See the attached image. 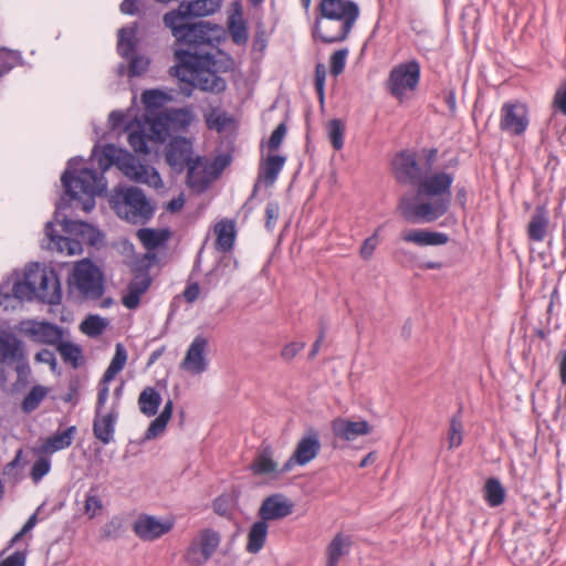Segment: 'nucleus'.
I'll list each match as a JSON object with an SVG mask.
<instances>
[{
	"mask_svg": "<svg viewBox=\"0 0 566 566\" xmlns=\"http://www.w3.org/2000/svg\"><path fill=\"white\" fill-rule=\"evenodd\" d=\"M169 123L172 127H185L192 120V114L188 109H166Z\"/></svg>",
	"mask_w": 566,
	"mask_h": 566,
	"instance_id": "obj_46",
	"label": "nucleus"
},
{
	"mask_svg": "<svg viewBox=\"0 0 566 566\" xmlns=\"http://www.w3.org/2000/svg\"><path fill=\"white\" fill-rule=\"evenodd\" d=\"M400 238L402 241L417 247H438L449 241L446 233L427 229H406L400 233Z\"/></svg>",
	"mask_w": 566,
	"mask_h": 566,
	"instance_id": "obj_22",
	"label": "nucleus"
},
{
	"mask_svg": "<svg viewBox=\"0 0 566 566\" xmlns=\"http://www.w3.org/2000/svg\"><path fill=\"white\" fill-rule=\"evenodd\" d=\"M207 348L208 340L205 337H195L187 349L185 358L180 363V368L191 375H200L205 373L209 366Z\"/></svg>",
	"mask_w": 566,
	"mask_h": 566,
	"instance_id": "obj_15",
	"label": "nucleus"
},
{
	"mask_svg": "<svg viewBox=\"0 0 566 566\" xmlns=\"http://www.w3.org/2000/svg\"><path fill=\"white\" fill-rule=\"evenodd\" d=\"M164 23L171 30L178 42L193 48L201 45L213 48L223 34L222 28L217 24L202 21L190 23L176 13H166Z\"/></svg>",
	"mask_w": 566,
	"mask_h": 566,
	"instance_id": "obj_7",
	"label": "nucleus"
},
{
	"mask_svg": "<svg viewBox=\"0 0 566 566\" xmlns=\"http://www.w3.org/2000/svg\"><path fill=\"white\" fill-rule=\"evenodd\" d=\"M279 205L275 202H269L265 208V214H266V222L265 227L271 230L273 229L274 224L276 223V220L279 219Z\"/></svg>",
	"mask_w": 566,
	"mask_h": 566,
	"instance_id": "obj_56",
	"label": "nucleus"
},
{
	"mask_svg": "<svg viewBox=\"0 0 566 566\" xmlns=\"http://www.w3.org/2000/svg\"><path fill=\"white\" fill-rule=\"evenodd\" d=\"M0 354L3 359L20 360L24 358L22 343L8 333H0Z\"/></svg>",
	"mask_w": 566,
	"mask_h": 566,
	"instance_id": "obj_30",
	"label": "nucleus"
},
{
	"mask_svg": "<svg viewBox=\"0 0 566 566\" xmlns=\"http://www.w3.org/2000/svg\"><path fill=\"white\" fill-rule=\"evenodd\" d=\"M304 347V343H290L283 347L281 356L285 360H292Z\"/></svg>",
	"mask_w": 566,
	"mask_h": 566,
	"instance_id": "obj_57",
	"label": "nucleus"
},
{
	"mask_svg": "<svg viewBox=\"0 0 566 566\" xmlns=\"http://www.w3.org/2000/svg\"><path fill=\"white\" fill-rule=\"evenodd\" d=\"M220 544V535L212 530H205L195 539L187 551L186 559L190 564L206 563L217 551Z\"/></svg>",
	"mask_w": 566,
	"mask_h": 566,
	"instance_id": "obj_14",
	"label": "nucleus"
},
{
	"mask_svg": "<svg viewBox=\"0 0 566 566\" xmlns=\"http://www.w3.org/2000/svg\"><path fill=\"white\" fill-rule=\"evenodd\" d=\"M117 418L118 413L115 409L106 413H95L93 433L103 444H108L113 440Z\"/></svg>",
	"mask_w": 566,
	"mask_h": 566,
	"instance_id": "obj_25",
	"label": "nucleus"
},
{
	"mask_svg": "<svg viewBox=\"0 0 566 566\" xmlns=\"http://www.w3.org/2000/svg\"><path fill=\"white\" fill-rule=\"evenodd\" d=\"M230 31L237 43H242L248 38L244 25L241 22L234 21V19L230 21Z\"/></svg>",
	"mask_w": 566,
	"mask_h": 566,
	"instance_id": "obj_58",
	"label": "nucleus"
},
{
	"mask_svg": "<svg viewBox=\"0 0 566 566\" xmlns=\"http://www.w3.org/2000/svg\"><path fill=\"white\" fill-rule=\"evenodd\" d=\"M528 125L527 111L521 103H505L501 108L502 130L514 135H521Z\"/></svg>",
	"mask_w": 566,
	"mask_h": 566,
	"instance_id": "obj_18",
	"label": "nucleus"
},
{
	"mask_svg": "<svg viewBox=\"0 0 566 566\" xmlns=\"http://www.w3.org/2000/svg\"><path fill=\"white\" fill-rule=\"evenodd\" d=\"M19 54L13 51H0V76L9 72L19 62Z\"/></svg>",
	"mask_w": 566,
	"mask_h": 566,
	"instance_id": "obj_48",
	"label": "nucleus"
},
{
	"mask_svg": "<svg viewBox=\"0 0 566 566\" xmlns=\"http://www.w3.org/2000/svg\"><path fill=\"white\" fill-rule=\"evenodd\" d=\"M325 76V67L323 65H317L315 70V86L321 99H323L324 96Z\"/></svg>",
	"mask_w": 566,
	"mask_h": 566,
	"instance_id": "obj_60",
	"label": "nucleus"
},
{
	"mask_svg": "<svg viewBox=\"0 0 566 566\" xmlns=\"http://www.w3.org/2000/svg\"><path fill=\"white\" fill-rule=\"evenodd\" d=\"M420 65L416 60L400 63L389 74L387 86L389 92L399 101H403L413 92L419 83Z\"/></svg>",
	"mask_w": 566,
	"mask_h": 566,
	"instance_id": "obj_11",
	"label": "nucleus"
},
{
	"mask_svg": "<svg viewBox=\"0 0 566 566\" xmlns=\"http://www.w3.org/2000/svg\"><path fill=\"white\" fill-rule=\"evenodd\" d=\"M175 57L177 61L175 74L181 81L205 92L218 94L226 90V81L213 70L216 62L210 52L177 50Z\"/></svg>",
	"mask_w": 566,
	"mask_h": 566,
	"instance_id": "obj_5",
	"label": "nucleus"
},
{
	"mask_svg": "<svg viewBox=\"0 0 566 566\" xmlns=\"http://www.w3.org/2000/svg\"><path fill=\"white\" fill-rule=\"evenodd\" d=\"M151 280L147 272L135 275L128 284L126 293L122 297L123 304L129 310L138 307L140 297L147 292Z\"/></svg>",
	"mask_w": 566,
	"mask_h": 566,
	"instance_id": "obj_24",
	"label": "nucleus"
},
{
	"mask_svg": "<svg viewBox=\"0 0 566 566\" xmlns=\"http://www.w3.org/2000/svg\"><path fill=\"white\" fill-rule=\"evenodd\" d=\"M108 382L109 381H105L104 378H102L99 382L95 413H103V408L108 399L109 394Z\"/></svg>",
	"mask_w": 566,
	"mask_h": 566,
	"instance_id": "obj_54",
	"label": "nucleus"
},
{
	"mask_svg": "<svg viewBox=\"0 0 566 566\" xmlns=\"http://www.w3.org/2000/svg\"><path fill=\"white\" fill-rule=\"evenodd\" d=\"M117 214L132 223H144L154 213V208L145 193L136 187H127L114 200Z\"/></svg>",
	"mask_w": 566,
	"mask_h": 566,
	"instance_id": "obj_9",
	"label": "nucleus"
},
{
	"mask_svg": "<svg viewBox=\"0 0 566 566\" xmlns=\"http://www.w3.org/2000/svg\"><path fill=\"white\" fill-rule=\"evenodd\" d=\"M75 431V427H70L62 432H57L52 437H49L43 443V451L52 453L70 447Z\"/></svg>",
	"mask_w": 566,
	"mask_h": 566,
	"instance_id": "obj_33",
	"label": "nucleus"
},
{
	"mask_svg": "<svg viewBox=\"0 0 566 566\" xmlns=\"http://www.w3.org/2000/svg\"><path fill=\"white\" fill-rule=\"evenodd\" d=\"M136 33L137 31L135 25L122 28L118 31L117 50L122 56L128 57L134 53L136 45Z\"/></svg>",
	"mask_w": 566,
	"mask_h": 566,
	"instance_id": "obj_36",
	"label": "nucleus"
},
{
	"mask_svg": "<svg viewBox=\"0 0 566 566\" xmlns=\"http://www.w3.org/2000/svg\"><path fill=\"white\" fill-rule=\"evenodd\" d=\"M484 499L490 506H499L504 502L505 491L496 479H489L484 486Z\"/></svg>",
	"mask_w": 566,
	"mask_h": 566,
	"instance_id": "obj_38",
	"label": "nucleus"
},
{
	"mask_svg": "<svg viewBox=\"0 0 566 566\" xmlns=\"http://www.w3.org/2000/svg\"><path fill=\"white\" fill-rule=\"evenodd\" d=\"M168 99V95L159 90H147L142 95V102L147 108V114L161 108Z\"/></svg>",
	"mask_w": 566,
	"mask_h": 566,
	"instance_id": "obj_39",
	"label": "nucleus"
},
{
	"mask_svg": "<svg viewBox=\"0 0 566 566\" xmlns=\"http://www.w3.org/2000/svg\"><path fill=\"white\" fill-rule=\"evenodd\" d=\"M137 238L147 250H154L164 244L169 238L168 230L139 229Z\"/></svg>",
	"mask_w": 566,
	"mask_h": 566,
	"instance_id": "obj_35",
	"label": "nucleus"
},
{
	"mask_svg": "<svg viewBox=\"0 0 566 566\" xmlns=\"http://www.w3.org/2000/svg\"><path fill=\"white\" fill-rule=\"evenodd\" d=\"M268 524L263 520L255 522L248 534L247 551L252 554L259 553L266 541Z\"/></svg>",
	"mask_w": 566,
	"mask_h": 566,
	"instance_id": "obj_31",
	"label": "nucleus"
},
{
	"mask_svg": "<svg viewBox=\"0 0 566 566\" xmlns=\"http://www.w3.org/2000/svg\"><path fill=\"white\" fill-rule=\"evenodd\" d=\"M216 248L219 251H230L235 240L234 223L230 220H221L214 226Z\"/></svg>",
	"mask_w": 566,
	"mask_h": 566,
	"instance_id": "obj_27",
	"label": "nucleus"
},
{
	"mask_svg": "<svg viewBox=\"0 0 566 566\" xmlns=\"http://www.w3.org/2000/svg\"><path fill=\"white\" fill-rule=\"evenodd\" d=\"M103 510V501L102 499L90 490L85 495L84 502V513L88 516V518H94L102 513Z\"/></svg>",
	"mask_w": 566,
	"mask_h": 566,
	"instance_id": "obj_43",
	"label": "nucleus"
},
{
	"mask_svg": "<svg viewBox=\"0 0 566 566\" xmlns=\"http://www.w3.org/2000/svg\"><path fill=\"white\" fill-rule=\"evenodd\" d=\"M285 163V157L273 155L269 156L261 167L260 178L264 180L268 186H272Z\"/></svg>",
	"mask_w": 566,
	"mask_h": 566,
	"instance_id": "obj_34",
	"label": "nucleus"
},
{
	"mask_svg": "<svg viewBox=\"0 0 566 566\" xmlns=\"http://www.w3.org/2000/svg\"><path fill=\"white\" fill-rule=\"evenodd\" d=\"M293 511V504L282 494H274L266 497L260 510L261 520L274 521L289 516Z\"/></svg>",
	"mask_w": 566,
	"mask_h": 566,
	"instance_id": "obj_21",
	"label": "nucleus"
},
{
	"mask_svg": "<svg viewBox=\"0 0 566 566\" xmlns=\"http://www.w3.org/2000/svg\"><path fill=\"white\" fill-rule=\"evenodd\" d=\"M108 322L97 315H90L81 323V331L91 336L96 337L103 333Z\"/></svg>",
	"mask_w": 566,
	"mask_h": 566,
	"instance_id": "obj_41",
	"label": "nucleus"
},
{
	"mask_svg": "<svg viewBox=\"0 0 566 566\" xmlns=\"http://www.w3.org/2000/svg\"><path fill=\"white\" fill-rule=\"evenodd\" d=\"M192 143L185 137H176L171 139L166 153V161L177 171H181L186 166L189 168L190 164L196 158L192 157Z\"/></svg>",
	"mask_w": 566,
	"mask_h": 566,
	"instance_id": "obj_19",
	"label": "nucleus"
},
{
	"mask_svg": "<svg viewBox=\"0 0 566 566\" xmlns=\"http://www.w3.org/2000/svg\"><path fill=\"white\" fill-rule=\"evenodd\" d=\"M328 138L335 149H342L344 146L345 125L340 119H332L327 124Z\"/></svg>",
	"mask_w": 566,
	"mask_h": 566,
	"instance_id": "obj_42",
	"label": "nucleus"
},
{
	"mask_svg": "<svg viewBox=\"0 0 566 566\" xmlns=\"http://www.w3.org/2000/svg\"><path fill=\"white\" fill-rule=\"evenodd\" d=\"M380 230L381 227L377 228L375 232L364 241L359 251V255L365 261H369L373 258L374 252L379 244Z\"/></svg>",
	"mask_w": 566,
	"mask_h": 566,
	"instance_id": "obj_47",
	"label": "nucleus"
},
{
	"mask_svg": "<svg viewBox=\"0 0 566 566\" xmlns=\"http://www.w3.org/2000/svg\"><path fill=\"white\" fill-rule=\"evenodd\" d=\"M38 298L49 304H59L62 298L61 285L55 271L39 263L25 268L23 280L7 279L0 286V306L13 307L14 301Z\"/></svg>",
	"mask_w": 566,
	"mask_h": 566,
	"instance_id": "obj_3",
	"label": "nucleus"
},
{
	"mask_svg": "<svg viewBox=\"0 0 566 566\" xmlns=\"http://www.w3.org/2000/svg\"><path fill=\"white\" fill-rule=\"evenodd\" d=\"M463 440V426L459 418H452L448 432L449 449H454L461 446Z\"/></svg>",
	"mask_w": 566,
	"mask_h": 566,
	"instance_id": "obj_44",
	"label": "nucleus"
},
{
	"mask_svg": "<svg viewBox=\"0 0 566 566\" xmlns=\"http://www.w3.org/2000/svg\"><path fill=\"white\" fill-rule=\"evenodd\" d=\"M51 464L48 459L41 458L35 461L32 465L31 478L38 483L44 475L50 471Z\"/></svg>",
	"mask_w": 566,
	"mask_h": 566,
	"instance_id": "obj_52",
	"label": "nucleus"
},
{
	"mask_svg": "<svg viewBox=\"0 0 566 566\" xmlns=\"http://www.w3.org/2000/svg\"><path fill=\"white\" fill-rule=\"evenodd\" d=\"M127 360V352L124 345L116 344L115 347V355L112 358V361L109 366L107 367L106 371L104 373V380L111 381L115 378V376L123 370L125 364Z\"/></svg>",
	"mask_w": 566,
	"mask_h": 566,
	"instance_id": "obj_37",
	"label": "nucleus"
},
{
	"mask_svg": "<svg viewBox=\"0 0 566 566\" xmlns=\"http://www.w3.org/2000/svg\"><path fill=\"white\" fill-rule=\"evenodd\" d=\"M286 135V126L285 124H280L272 133L269 142H268V147L270 150H275L277 149L284 137Z\"/></svg>",
	"mask_w": 566,
	"mask_h": 566,
	"instance_id": "obj_53",
	"label": "nucleus"
},
{
	"mask_svg": "<svg viewBox=\"0 0 566 566\" xmlns=\"http://www.w3.org/2000/svg\"><path fill=\"white\" fill-rule=\"evenodd\" d=\"M352 538L348 535L337 534L326 549V566H337L340 558L349 553Z\"/></svg>",
	"mask_w": 566,
	"mask_h": 566,
	"instance_id": "obj_26",
	"label": "nucleus"
},
{
	"mask_svg": "<svg viewBox=\"0 0 566 566\" xmlns=\"http://www.w3.org/2000/svg\"><path fill=\"white\" fill-rule=\"evenodd\" d=\"M20 331L33 342L55 345L62 340L63 332L60 327L48 322L23 321Z\"/></svg>",
	"mask_w": 566,
	"mask_h": 566,
	"instance_id": "obj_16",
	"label": "nucleus"
},
{
	"mask_svg": "<svg viewBox=\"0 0 566 566\" xmlns=\"http://www.w3.org/2000/svg\"><path fill=\"white\" fill-rule=\"evenodd\" d=\"M149 61L144 56H135L129 64V74L132 76L142 75L148 69Z\"/></svg>",
	"mask_w": 566,
	"mask_h": 566,
	"instance_id": "obj_55",
	"label": "nucleus"
},
{
	"mask_svg": "<svg viewBox=\"0 0 566 566\" xmlns=\"http://www.w3.org/2000/svg\"><path fill=\"white\" fill-rule=\"evenodd\" d=\"M200 295V287L197 283L190 284L184 292V296L189 303H193Z\"/></svg>",
	"mask_w": 566,
	"mask_h": 566,
	"instance_id": "obj_64",
	"label": "nucleus"
},
{
	"mask_svg": "<svg viewBox=\"0 0 566 566\" xmlns=\"http://www.w3.org/2000/svg\"><path fill=\"white\" fill-rule=\"evenodd\" d=\"M175 526L172 517H157L142 514L133 525V531L143 541L153 542L168 534Z\"/></svg>",
	"mask_w": 566,
	"mask_h": 566,
	"instance_id": "obj_13",
	"label": "nucleus"
},
{
	"mask_svg": "<svg viewBox=\"0 0 566 566\" xmlns=\"http://www.w3.org/2000/svg\"><path fill=\"white\" fill-rule=\"evenodd\" d=\"M396 179L416 185V192L405 193L398 205L401 216L412 223H430L444 216L451 202L453 176L444 171L421 175L412 153L402 151L392 161Z\"/></svg>",
	"mask_w": 566,
	"mask_h": 566,
	"instance_id": "obj_2",
	"label": "nucleus"
},
{
	"mask_svg": "<svg viewBox=\"0 0 566 566\" xmlns=\"http://www.w3.org/2000/svg\"><path fill=\"white\" fill-rule=\"evenodd\" d=\"M46 394L48 390L43 386H34L30 390V392L24 397L21 405L22 410L27 413H30L33 410H35L40 406L41 401L45 398Z\"/></svg>",
	"mask_w": 566,
	"mask_h": 566,
	"instance_id": "obj_40",
	"label": "nucleus"
},
{
	"mask_svg": "<svg viewBox=\"0 0 566 566\" xmlns=\"http://www.w3.org/2000/svg\"><path fill=\"white\" fill-rule=\"evenodd\" d=\"M108 120L111 126L115 129L126 125L127 117L124 113L115 111L109 114Z\"/></svg>",
	"mask_w": 566,
	"mask_h": 566,
	"instance_id": "obj_62",
	"label": "nucleus"
},
{
	"mask_svg": "<svg viewBox=\"0 0 566 566\" xmlns=\"http://www.w3.org/2000/svg\"><path fill=\"white\" fill-rule=\"evenodd\" d=\"M549 218L544 208L538 207L532 216L527 226L528 238L533 241L541 242L547 234Z\"/></svg>",
	"mask_w": 566,
	"mask_h": 566,
	"instance_id": "obj_28",
	"label": "nucleus"
},
{
	"mask_svg": "<svg viewBox=\"0 0 566 566\" xmlns=\"http://www.w3.org/2000/svg\"><path fill=\"white\" fill-rule=\"evenodd\" d=\"M332 432L336 438L345 441H354L358 437L370 432V426L366 420L353 421L347 418H336L332 421Z\"/></svg>",
	"mask_w": 566,
	"mask_h": 566,
	"instance_id": "obj_20",
	"label": "nucleus"
},
{
	"mask_svg": "<svg viewBox=\"0 0 566 566\" xmlns=\"http://www.w3.org/2000/svg\"><path fill=\"white\" fill-rule=\"evenodd\" d=\"M213 509H214L216 513L224 516L229 513L230 503L227 497L219 496L218 499H216V501L213 503Z\"/></svg>",
	"mask_w": 566,
	"mask_h": 566,
	"instance_id": "obj_63",
	"label": "nucleus"
},
{
	"mask_svg": "<svg viewBox=\"0 0 566 566\" xmlns=\"http://www.w3.org/2000/svg\"><path fill=\"white\" fill-rule=\"evenodd\" d=\"M35 361L42 364H49L52 370L56 368V359L53 352L49 349H42L35 355Z\"/></svg>",
	"mask_w": 566,
	"mask_h": 566,
	"instance_id": "obj_59",
	"label": "nucleus"
},
{
	"mask_svg": "<svg viewBox=\"0 0 566 566\" xmlns=\"http://www.w3.org/2000/svg\"><path fill=\"white\" fill-rule=\"evenodd\" d=\"M214 165L209 164L201 157H197L190 164L187 174V184L196 192H203L208 186L218 177Z\"/></svg>",
	"mask_w": 566,
	"mask_h": 566,
	"instance_id": "obj_17",
	"label": "nucleus"
},
{
	"mask_svg": "<svg viewBox=\"0 0 566 566\" xmlns=\"http://www.w3.org/2000/svg\"><path fill=\"white\" fill-rule=\"evenodd\" d=\"M101 172L90 168H80L81 160L72 158L61 177L70 201L81 205L85 212L95 207V197L106 190L104 172L112 166H116L128 179L147 185L155 189L163 188L164 184L158 171L147 165H143L128 151L114 145L95 146L92 154Z\"/></svg>",
	"mask_w": 566,
	"mask_h": 566,
	"instance_id": "obj_1",
	"label": "nucleus"
},
{
	"mask_svg": "<svg viewBox=\"0 0 566 566\" xmlns=\"http://www.w3.org/2000/svg\"><path fill=\"white\" fill-rule=\"evenodd\" d=\"M70 286L85 297L98 298L103 294V276L90 260L77 262L70 277Z\"/></svg>",
	"mask_w": 566,
	"mask_h": 566,
	"instance_id": "obj_10",
	"label": "nucleus"
},
{
	"mask_svg": "<svg viewBox=\"0 0 566 566\" xmlns=\"http://www.w3.org/2000/svg\"><path fill=\"white\" fill-rule=\"evenodd\" d=\"M57 350L65 361H71L74 366L77 365L81 357V349L76 345L60 340V343H57Z\"/></svg>",
	"mask_w": 566,
	"mask_h": 566,
	"instance_id": "obj_45",
	"label": "nucleus"
},
{
	"mask_svg": "<svg viewBox=\"0 0 566 566\" xmlns=\"http://www.w3.org/2000/svg\"><path fill=\"white\" fill-rule=\"evenodd\" d=\"M249 469L254 475H276L279 473L277 463L273 460L270 448L263 449Z\"/></svg>",
	"mask_w": 566,
	"mask_h": 566,
	"instance_id": "obj_29",
	"label": "nucleus"
},
{
	"mask_svg": "<svg viewBox=\"0 0 566 566\" xmlns=\"http://www.w3.org/2000/svg\"><path fill=\"white\" fill-rule=\"evenodd\" d=\"M25 565V554L23 552H15L9 557H7L0 566H24Z\"/></svg>",
	"mask_w": 566,
	"mask_h": 566,
	"instance_id": "obj_61",
	"label": "nucleus"
},
{
	"mask_svg": "<svg viewBox=\"0 0 566 566\" xmlns=\"http://www.w3.org/2000/svg\"><path fill=\"white\" fill-rule=\"evenodd\" d=\"M321 448L322 443L318 431L314 428L308 429L296 442L293 453L281 471H291L296 465L305 467L318 455Z\"/></svg>",
	"mask_w": 566,
	"mask_h": 566,
	"instance_id": "obj_12",
	"label": "nucleus"
},
{
	"mask_svg": "<svg viewBox=\"0 0 566 566\" xmlns=\"http://www.w3.org/2000/svg\"><path fill=\"white\" fill-rule=\"evenodd\" d=\"M314 34L325 43L344 41L359 15L357 3L350 0H322Z\"/></svg>",
	"mask_w": 566,
	"mask_h": 566,
	"instance_id": "obj_6",
	"label": "nucleus"
},
{
	"mask_svg": "<svg viewBox=\"0 0 566 566\" xmlns=\"http://www.w3.org/2000/svg\"><path fill=\"white\" fill-rule=\"evenodd\" d=\"M347 54H348V50H346V49L338 50L332 54L329 62H331V72L333 75L337 76L344 71Z\"/></svg>",
	"mask_w": 566,
	"mask_h": 566,
	"instance_id": "obj_50",
	"label": "nucleus"
},
{
	"mask_svg": "<svg viewBox=\"0 0 566 566\" xmlns=\"http://www.w3.org/2000/svg\"><path fill=\"white\" fill-rule=\"evenodd\" d=\"M66 208L65 199L56 205L55 222L60 223L66 235H56L54 233V222H48L45 226V237L49 239L46 248L56 250L67 255L82 253V245H96L102 241L101 232L93 226L77 220H69L62 211Z\"/></svg>",
	"mask_w": 566,
	"mask_h": 566,
	"instance_id": "obj_4",
	"label": "nucleus"
},
{
	"mask_svg": "<svg viewBox=\"0 0 566 566\" xmlns=\"http://www.w3.org/2000/svg\"><path fill=\"white\" fill-rule=\"evenodd\" d=\"M221 7V0H192L181 2L177 10L169 13L179 14L184 20L189 21L190 18H201L216 13Z\"/></svg>",
	"mask_w": 566,
	"mask_h": 566,
	"instance_id": "obj_23",
	"label": "nucleus"
},
{
	"mask_svg": "<svg viewBox=\"0 0 566 566\" xmlns=\"http://www.w3.org/2000/svg\"><path fill=\"white\" fill-rule=\"evenodd\" d=\"M168 421H169L168 419H165L164 417L158 416L149 424V427L145 433V438L147 440H153V439L157 438L158 436H160L165 431Z\"/></svg>",
	"mask_w": 566,
	"mask_h": 566,
	"instance_id": "obj_51",
	"label": "nucleus"
},
{
	"mask_svg": "<svg viewBox=\"0 0 566 566\" xmlns=\"http://www.w3.org/2000/svg\"><path fill=\"white\" fill-rule=\"evenodd\" d=\"M161 402L159 392L153 387H146L138 397V406L142 413L153 417L157 413Z\"/></svg>",
	"mask_w": 566,
	"mask_h": 566,
	"instance_id": "obj_32",
	"label": "nucleus"
},
{
	"mask_svg": "<svg viewBox=\"0 0 566 566\" xmlns=\"http://www.w3.org/2000/svg\"><path fill=\"white\" fill-rule=\"evenodd\" d=\"M206 123L210 129L220 132L226 127L228 117L224 113L212 109L209 114L206 115Z\"/></svg>",
	"mask_w": 566,
	"mask_h": 566,
	"instance_id": "obj_49",
	"label": "nucleus"
},
{
	"mask_svg": "<svg viewBox=\"0 0 566 566\" xmlns=\"http://www.w3.org/2000/svg\"><path fill=\"white\" fill-rule=\"evenodd\" d=\"M171 128L166 111L149 112L126 125L127 142L136 153L148 154L147 142H164Z\"/></svg>",
	"mask_w": 566,
	"mask_h": 566,
	"instance_id": "obj_8",
	"label": "nucleus"
}]
</instances>
